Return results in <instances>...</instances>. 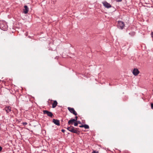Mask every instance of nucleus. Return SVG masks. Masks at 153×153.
Masks as SVG:
<instances>
[{"mask_svg": "<svg viewBox=\"0 0 153 153\" xmlns=\"http://www.w3.org/2000/svg\"><path fill=\"white\" fill-rule=\"evenodd\" d=\"M7 26L6 25H4L3 24L0 25V28L3 30H5L7 29Z\"/></svg>", "mask_w": 153, "mask_h": 153, "instance_id": "obj_7", "label": "nucleus"}, {"mask_svg": "<svg viewBox=\"0 0 153 153\" xmlns=\"http://www.w3.org/2000/svg\"><path fill=\"white\" fill-rule=\"evenodd\" d=\"M78 125V123H75L74 124V126H77Z\"/></svg>", "mask_w": 153, "mask_h": 153, "instance_id": "obj_16", "label": "nucleus"}, {"mask_svg": "<svg viewBox=\"0 0 153 153\" xmlns=\"http://www.w3.org/2000/svg\"><path fill=\"white\" fill-rule=\"evenodd\" d=\"M22 124L24 126H25L27 124V123L26 122H23Z\"/></svg>", "mask_w": 153, "mask_h": 153, "instance_id": "obj_15", "label": "nucleus"}, {"mask_svg": "<svg viewBox=\"0 0 153 153\" xmlns=\"http://www.w3.org/2000/svg\"><path fill=\"white\" fill-rule=\"evenodd\" d=\"M78 123L79 124H81V122L80 121H78Z\"/></svg>", "mask_w": 153, "mask_h": 153, "instance_id": "obj_26", "label": "nucleus"}, {"mask_svg": "<svg viewBox=\"0 0 153 153\" xmlns=\"http://www.w3.org/2000/svg\"><path fill=\"white\" fill-rule=\"evenodd\" d=\"M79 126L80 128L84 127V125H82Z\"/></svg>", "mask_w": 153, "mask_h": 153, "instance_id": "obj_21", "label": "nucleus"}, {"mask_svg": "<svg viewBox=\"0 0 153 153\" xmlns=\"http://www.w3.org/2000/svg\"><path fill=\"white\" fill-rule=\"evenodd\" d=\"M52 122L56 125L59 126L60 125L59 121L57 119H53Z\"/></svg>", "mask_w": 153, "mask_h": 153, "instance_id": "obj_8", "label": "nucleus"}, {"mask_svg": "<svg viewBox=\"0 0 153 153\" xmlns=\"http://www.w3.org/2000/svg\"><path fill=\"white\" fill-rule=\"evenodd\" d=\"M84 127L85 129H88L89 128V126L88 125L86 124L84 125Z\"/></svg>", "mask_w": 153, "mask_h": 153, "instance_id": "obj_14", "label": "nucleus"}, {"mask_svg": "<svg viewBox=\"0 0 153 153\" xmlns=\"http://www.w3.org/2000/svg\"><path fill=\"white\" fill-rule=\"evenodd\" d=\"M5 110L7 113H8L11 111L10 108V106L6 107L5 108Z\"/></svg>", "mask_w": 153, "mask_h": 153, "instance_id": "obj_12", "label": "nucleus"}, {"mask_svg": "<svg viewBox=\"0 0 153 153\" xmlns=\"http://www.w3.org/2000/svg\"><path fill=\"white\" fill-rule=\"evenodd\" d=\"M53 102L52 104V107L53 108H54L57 106L58 103L56 100H53Z\"/></svg>", "mask_w": 153, "mask_h": 153, "instance_id": "obj_10", "label": "nucleus"}, {"mask_svg": "<svg viewBox=\"0 0 153 153\" xmlns=\"http://www.w3.org/2000/svg\"><path fill=\"white\" fill-rule=\"evenodd\" d=\"M24 7L25 9L24 10V11H23L24 13L25 14H26V13H27L28 11V10H29L28 8L27 5H25L24 6Z\"/></svg>", "mask_w": 153, "mask_h": 153, "instance_id": "obj_9", "label": "nucleus"}, {"mask_svg": "<svg viewBox=\"0 0 153 153\" xmlns=\"http://www.w3.org/2000/svg\"><path fill=\"white\" fill-rule=\"evenodd\" d=\"M72 153H75L74 152H73Z\"/></svg>", "mask_w": 153, "mask_h": 153, "instance_id": "obj_27", "label": "nucleus"}, {"mask_svg": "<svg viewBox=\"0 0 153 153\" xmlns=\"http://www.w3.org/2000/svg\"><path fill=\"white\" fill-rule=\"evenodd\" d=\"M135 33L134 32H132L129 33V34L131 36H134L135 35Z\"/></svg>", "mask_w": 153, "mask_h": 153, "instance_id": "obj_13", "label": "nucleus"}, {"mask_svg": "<svg viewBox=\"0 0 153 153\" xmlns=\"http://www.w3.org/2000/svg\"><path fill=\"white\" fill-rule=\"evenodd\" d=\"M70 128H71V126L70 127H68V128H67V129L68 130V131H69V130H70Z\"/></svg>", "mask_w": 153, "mask_h": 153, "instance_id": "obj_19", "label": "nucleus"}, {"mask_svg": "<svg viewBox=\"0 0 153 153\" xmlns=\"http://www.w3.org/2000/svg\"><path fill=\"white\" fill-rule=\"evenodd\" d=\"M122 1V0H116V1L118 2L121 1Z\"/></svg>", "mask_w": 153, "mask_h": 153, "instance_id": "obj_23", "label": "nucleus"}, {"mask_svg": "<svg viewBox=\"0 0 153 153\" xmlns=\"http://www.w3.org/2000/svg\"><path fill=\"white\" fill-rule=\"evenodd\" d=\"M68 109L71 113L73 114L75 116L77 115V114L76 112L75 111L74 109L73 108L68 107Z\"/></svg>", "mask_w": 153, "mask_h": 153, "instance_id": "obj_4", "label": "nucleus"}, {"mask_svg": "<svg viewBox=\"0 0 153 153\" xmlns=\"http://www.w3.org/2000/svg\"><path fill=\"white\" fill-rule=\"evenodd\" d=\"M2 149V148L0 146V152L1 151Z\"/></svg>", "mask_w": 153, "mask_h": 153, "instance_id": "obj_25", "label": "nucleus"}, {"mask_svg": "<svg viewBox=\"0 0 153 153\" xmlns=\"http://www.w3.org/2000/svg\"><path fill=\"white\" fill-rule=\"evenodd\" d=\"M133 74L135 76H137L139 73V71L137 68H134L132 72Z\"/></svg>", "mask_w": 153, "mask_h": 153, "instance_id": "obj_6", "label": "nucleus"}, {"mask_svg": "<svg viewBox=\"0 0 153 153\" xmlns=\"http://www.w3.org/2000/svg\"><path fill=\"white\" fill-rule=\"evenodd\" d=\"M151 107L152 109H153V103L151 104Z\"/></svg>", "mask_w": 153, "mask_h": 153, "instance_id": "obj_20", "label": "nucleus"}, {"mask_svg": "<svg viewBox=\"0 0 153 153\" xmlns=\"http://www.w3.org/2000/svg\"><path fill=\"white\" fill-rule=\"evenodd\" d=\"M61 131L62 132H63L64 133L65 131V130L63 129H62L61 130Z\"/></svg>", "mask_w": 153, "mask_h": 153, "instance_id": "obj_24", "label": "nucleus"}, {"mask_svg": "<svg viewBox=\"0 0 153 153\" xmlns=\"http://www.w3.org/2000/svg\"><path fill=\"white\" fill-rule=\"evenodd\" d=\"M75 121V119H71L68 121V125L73 124Z\"/></svg>", "mask_w": 153, "mask_h": 153, "instance_id": "obj_11", "label": "nucleus"}, {"mask_svg": "<svg viewBox=\"0 0 153 153\" xmlns=\"http://www.w3.org/2000/svg\"><path fill=\"white\" fill-rule=\"evenodd\" d=\"M77 118H78V117L77 116H76L75 117V121H76V120H77Z\"/></svg>", "mask_w": 153, "mask_h": 153, "instance_id": "obj_18", "label": "nucleus"}, {"mask_svg": "<svg viewBox=\"0 0 153 153\" xmlns=\"http://www.w3.org/2000/svg\"><path fill=\"white\" fill-rule=\"evenodd\" d=\"M91 153H98V151H94L93 152H92Z\"/></svg>", "mask_w": 153, "mask_h": 153, "instance_id": "obj_17", "label": "nucleus"}, {"mask_svg": "<svg viewBox=\"0 0 153 153\" xmlns=\"http://www.w3.org/2000/svg\"><path fill=\"white\" fill-rule=\"evenodd\" d=\"M69 131L78 134H79L80 133L79 131H77L76 129H75V128L73 126H71V128L69 130Z\"/></svg>", "mask_w": 153, "mask_h": 153, "instance_id": "obj_2", "label": "nucleus"}, {"mask_svg": "<svg viewBox=\"0 0 153 153\" xmlns=\"http://www.w3.org/2000/svg\"><path fill=\"white\" fill-rule=\"evenodd\" d=\"M43 113L44 114H47L48 116L52 117L53 114V113L47 110H43Z\"/></svg>", "mask_w": 153, "mask_h": 153, "instance_id": "obj_3", "label": "nucleus"}, {"mask_svg": "<svg viewBox=\"0 0 153 153\" xmlns=\"http://www.w3.org/2000/svg\"><path fill=\"white\" fill-rule=\"evenodd\" d=\"M151 35L152 36V37H153V31L151 32Z\"/></svg>", "mask_w": 153, "mask_h": 153, "instance_id": "obj_22", "label": "nucleus"}, {"mask_svg": "<svg viewBox=\"0 0 153 153\" xmlns=\"http://www.w3.org/2000/svg\"><path fill=\"white\" fill-rule=\"evenodd\" d=\"M102 3L104 6L107 8H110L111 7V5L106 1H104Z\"/></svg>", "mask_w": 153, "mask_h": 153, "instance_id": "obj_5", "label": "nucleus"}, {"mask_svg": "<svg viewBox=\"0 0 153 153\" xmlns=\"http://www.w3.org/2000/svg\"><path fill=\"white\" fill-rule=\"evenodd\" d=\"M117 26L118 28L122 30L124 28L125 25L123 21H119L118 22Z\"/></svg>", "mask_w": 153, "mask_h": 153, "instance_id": "obj_1", "label": "nucleus"}]
</instances>
